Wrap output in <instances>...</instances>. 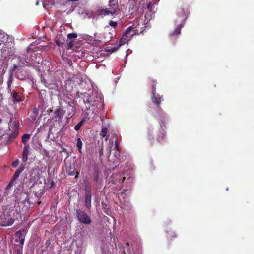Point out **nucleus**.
Returning a JSON list of instances; mask_svg holds the SVG:
<instances>
[{
	"label": "nucleus",
	"instance_id": "obj_24",
	"mask_svg": "<svg viewBox=\"0 0 254 254\" xmlns=\"http://www.w3.org/2000/svg\"><path fill=\"white\" fill-rule=\"evenodd\" d=\"M12 76L11 75L9 78V79L7 81V86H8V89L11 92V84H12Z\"/></svg>",
	"mask_w": 254,
	"mask_h": 254
},
{
	"label": "nucleus",
	"instance_id": "obj_34",
	"mask_svg": "<svg viewBox=\"0 0 254 254\" xmlns=\"http://www.w3.org/2000/svg\"><path fill=\"white\" fill-rule=\"evenodd\" d=\"M115 156L116 157H118V156H120V155H119V151H117L116 150V151L115 152Z\"/></svg>",
	"mask_w": 254,
	"mask_h": 254
},
{
	"label": "nucleus",
	"instance_id": "obj_26",
	"mask_svg": "<svg viewBox=\"0 0 254 254\" xmlns=\"http://www.w3.org/2000/svg\"><path fill=\"white\" fill-rule=\"evenodd\" d=\"M115 148L117 151H119L121 148L120 143L117 139L115 141Z\"/></svg>",
	"mask_w": 254,
	"mask_h": 254
},
{
	"label": "nucleus",
	"instance_id": "obj_8",
	"mask_svg": "<svg viewBox=\"0 0 254 254\" xmlns=\"http://www.w3.org/2000/svg\"><path fill=\"white\" fill-rule=\"evenodd\" d=\"M20 208L18 206L15 205L11 208L8 214L9 217L14 218V219H18V217L20 216Z\"/></svg>",
	"mask_w": 254,
	"mask_h": 254
},
{
	"label": "nucleus",
	"instance_id": "obj_27",
	"mask_svg": "<svg viewBox=\"0 0 254 254\" xmlns=\"http://www.w3.org/2000/svg\"><path fill=\"white\" fill-rule=\"evenodd\" d=\"M164 136V133H160L157 136V140L159 142H161L163 139Z\"/></svg>",
	"mask_w": 254,
	"mask_h": 254
},
{
	"label": "nucleus",
	"instance_id": "obj_3",
	"mask_svg": "<svg viewBox=\"0 0 254 254\" xmlns=\"http://www.w3.org/2000/svg\"><path fill=\"white\" fill-rule=\"evenodd\" d=\"M84 191H85V205L87 208H90L91 206V184L90 182L85 179L84 180Z\"/></svg>",
	"mask_w": 254,
	"mask_h": 254
},
{
	"label": "nucleus",
	"instance_id": "obj_16",
	"mask_svg": "<svg viewBox=\"0 0 254 254\" xmlns=\"http://www.w3.org/2000/svg\"><path fill=\"white\" fill-rule=\"evenodd\" d=\"M15 220V219H14V218H12V217H11L7 220H5L4 221H3L2 223H1V224H0V226H11L14 223Z\"/></svg>",
	"mask_w": 254,
	"mask_h": 254
},
{
	"label": "nucleus",
	"instance_id": "obj_1",
	"mask_svg": "<svg viewBox=\"0 0 254 254\" xmlns=\"http://www.w3.org/2000/svg\"><path fill=\"white\" fill-rule=\"evenodd\" d=\"M102 102V95L96 91H93L88 99L84 101L86 109L83 113L82 119L78 124L82 127L84 122L94 120L97 116L99 108L101 106Z\"/></svg>",
	"mask_w": 254,
	"mask_h": 254
},
{
	"label": "nucleus",
	"instance_id": "obj_22",
	"mask_svg": "<svg viewBox=\"0 0 254 254\" xmlns=\"http://www.w3.org/2000/svg\"><path fill=\"white\" fill-rule=\"evenodd\" d=\"M108 128L107 127H102V130L100 133V135L102 137H105L106 136Z\"/></svg>",
	"mask_w": 254,
	"mask_h": 254
},
{
	"label": "nucleus",
	"instance_id": "obj_30",
	"mask_svg": "<svg viewBox=\"0 0 254 254\" xmlns=\"http://www.w3.org/2000/svg\"><path fill=\"white\" fill-rule=\"evenodd\" d=\"M73 42L72 41H70L68 43V49H71L73 46Z\"/></svg>",
	"mask_w": 254,
	"mask_h": 254
},
{
	"label": "nucleus",
	"instance_id": "obj_29",
	"mask_svg": "<svg viewBox=\"0 0 254 254\" xmlns=\"http://www.w3.org/2000/svg\"><path fill=\"white\" fill-rule=\"evenodd\" d=\"M109 24L112 27H115L117 26V23L115 21H110Z\"/></svg>",
	"mask_w": 254,
	"mask_h": 254
},
{
	"label": "nucleus",
	"instance_id": "obj_28",
	"mask_svg": "<svg viewBox=\"0 0 254 254\" xmlns=\"http://www.w3.org/2000/svg\"><path fill=\"white\" fill-rule=\"evenodd\" d=\"M19 163V160L16 159V160H15L14 162H12V166L13 168H16L18 166Z\"/></svg>",
	"mask_w": 254,
	"mask_h": 254
},
{
	"label": "nucleus",
	"instance_id": "obj_12",
	"mask_svg": "<svg viewBox=\"0 0 254 254\" xmlns=\"http://www.w3.org/2000/svg\"><path fill=\"white\" fill-rule=\"evenodd\" d=\"M133 29V27H132V26H130L129 27H128L125 33L124 34L123 36H124V37H127V38L128 39H131V37L135 34V32H134V31H132Z\"/></svg>",
	"mask_w": 254,
	"mask_h": 254
},
{
	"label": "nucleus",
	"instance_id": "obj_10",
	"mask_svg": "<svg viewBox=\"0 0 254 254\" xmlns=\"http://www.w3.org/2000/svg\"><path fill=\"white\" fill-rule=\"evenodd\" d=\"M26 234V230L22 229L19 230L15 233V236L19 240H16V242H19L20 244L23 245L25 241V235Z\"/></svg>",
	"mask_w": 254,
	"mask_h": 254
},
{
	"label": "nucleus",
	"instance_id": "obj_21",
	"mask_svg": "<svg viewBox=\"0 0 254 254\" xmlns=\"http://www.w3.org/2000/svg\"><path fill=\"white\" fill-rule=\"evenodd\" d=\"M76 146L79 152L82 153V142L80 138H78L77 139Z\"/></svg>",
	"mask_w": 254,
	"mask_h": 254
},
{
	"label": "nucleus",
	"instance_id": "obj_38",
	"mask_svg": "<svg viewBox=\"0 0 254 254\" xmlns=\"http://www.w3.org/2000/svg\"><path fill=\"white\" fill-rule=\"evenodd\" d=\"M43 6H44L45 8H47V7H49V5H48V6H46V3H45L44 2H43Z\"/></svg>",
	"mask_w": 254,
	"mask_h": 254
},
{
	"label": "nucleus",
	"instance_id": "obj_43",
	"mask_svg": "<svg viewBox=\"0 0 254 254\" xmlns=\"http://www.w3.org/2000/svg\"><path fill=\"white\" fill-rule=\"evenodd\" d=\"M5 195H7L8 193H6V192H4Z\"/></svg>",
	"mask_w": 254,
	"mask_h": 254
},
{
	"label": "nucleus",
	"instance_id": "obj_35",
	"mask_svg": "<svg viewBox=\"0 0 254 254\" xmlns=\"http://www.w3.org/2000/svg\"><path fill=\"white\" fill-rule=\"evenodd\" d=\"M18 65H14L13 67V70L15 71V70H16L18 68Z\"/></svg>",
	"mask_w": 254,
	"mask_h": 254
},
{
	"label": "nucleus",
	"instance_id": "obj_13",
	"mask_svg": "<svg viewBox=\"0 0 254 254\" xmlns=\"http://www.w3.org/2000/svg\"><path fill=\"white\" fill-rule=\"evenodd\" d=\"M64 111L62 108H57L54 112V118H57L59 120H62L64 117Z\"/></svg>",
	"mask_w": 254,
	"mask_h": 254
},
{
	"label": "nucleus",
	"instance_id": "obj_37",
	"mask_svg": "<svg viewBox=\"0 0 254 254\" xmlns=\"http://www.w3.org/2000/svg\"><path fill=\"white\" fill-rule=\"evenodd\" d=\"M103 154V149L101 148V149L100 151V156H101Z\"/></svg>",
	"mask_w": 254,
	"mask_h": 254
},
{
	"label": "nucleus",
	"instance_id": "obj_6",
	"mask_svg": "<svg viewBox=\"0 0 254 254\" xmlns=\"http://www.w3.org/2000/svg\"><path fill=\"white\" fill-rule=\"evenodd\" d=\"M77 216L78 221L84 224H89L91 222V219L87 213L84 211L78 209L77 210Z\"/></svg>",
	"mask_w": 254,
	"mask_h": 254
},
{
	"label": "nucleus",
	"instance_id": "obj_7",
	"mask_svg": "<svg viewBox=\"0 0 254 254\" xmlns=\"http://www.w3.org/2000/svg\"><path fill=\"white\" fill-rule=\"evenodd\" d=\"M156 83L154 81L152 82V95L151 99L153 103L158 106L160 105L161 102L163 101V96H160L158 94H156Z\"/></svg>",
	"mask_w": 254,
	"mask_h": 254
},
{
	"label": "nucleus",
	"instance_id": "obj_17",
	"mask_svg": "<svg viewBox=\"0 0 254 254\" xmlns=\"http://www.w3.org/2000/svg\"><path fill=\"white\" fill-rule=\"evenodd\" d=\"M66 173L69 175V176H73L75 174V169L74 168V166L70 165L69 166L66 167Z\"/></svg>",
	"mask_w": 254,
	"mask_h": 254
},
{
	"label": "nucleus",
	"instance_id": "obj_23",
	"mask_svg": "<svg viewBox=\"0 0 254 254\" xmlns=\"http://www.w3.org/2000/svg\"><path fill=\"white\" fill-rule=\"evenodd\" d=\"M15 180H13V179H12V180L10 181V182L8 183V184L7 185L5 190L6 191H8V190H9L10 188L12 187L14 184V182Z\"/></svg>",
	"mask_w": 254,
	"mask_h": 254
},
{
	"label": "nucleus",
	"instance_id": "obj_14",
	"mask_svg": "<svg viewBox=\"0 0 254 254\" xmlns=\"http://www.w3.org/2000/svg\"><path fill=\"white\" fill-rule=\"evenodd\" d=\"M29 153V145H25L24 146L23 150V156L22 160L23 162H25L28 159V155Z\"/></svg>",
	"mask_w": 254,
	"mask_h": 254
},
{
	"label": "nucleus",
	"instance_id": "obj_25",
	"mask_svg": "<svg viewBox=\"0 0 254 254\" xmlns=\"http://www.w3.org/2000/svg\"><path fill=\"white\" fill-rule=\"evenodd\" d=\"M77 34L75 33H69L67 35V38L68 39H75L77 38Z\"/></svg>",
	"mask_w": 254,
	"mask_h": 254
},
{
	"label": "nucleus",
	"instance_id": "obj_42",
	"mask_svg": "<svg viewBox=\"0 0 254 254\" xmlns=\"http://www.w3.org/2000/svg\"><path fill=\"white\" fill-rule=\"evenodd\" d=\"M36 5H39V1H37L36 3Z\"/></svg>",
	"mask_w": 254,
	"mask_h": 254
},
{
	"label": "nucleus",
	"instance_id": "obj_44",
	"mask_svg": "<svg viewBox=\"0 0 254 254\" xmlns=\"http://www.w3.org/2000/svg\"><path fill=\"white\" fill-rule=\"evenodd\" d=\"M160 0H157V1H159Z\"/></svg>",
	"mask_w": 254,
	"mask_h": 254
},
{
	"label": "nucleus",
	"instance_id": "obj_33",
	"mask_svg": "<svg viewBox=\"0 0 254 254\" xmlns=\"http://www.w3.org/2000/svg\"><path fill=\"white\" fill-rule=\"evenodd\" d=\"M14 125L16 127H17L19 126V123L17 121H15L14 122Z\"/></svg>",
	"mask_w": 254,
	"mask_h": 254
},
{
	"label": "nucleus",
	"instance_id": "obj_9",
	"mask_svg": "<svg viewBox=\"0 0 254 254\" xmlns=\"http://www.w3.org/2000/svg\"><path fill=\"white\" fill-rule=\"evenodd\" d=\"M130 39H128L127 37H124V36L123 35L120 40L118 42L117 46L113 47L109 49L108 51L109 52H110L111 53H113L114 52H116L117 50H118V49L122 46L124 45L126 43H127L128 41H129Z\"/></svg>",
	"mask_w": 254,
	"mask_h": 254
},
{
	"label": "nucleus",
	"instance_id": "obj_19",
	"mask_svg": "<svg viewBox=\"0 0 254 254\" xmlns=\"http://www.w3.org/2000/svg\"><path fill=\"white\" fill-rule=\"evenodd\" d=\"M7 38V35L4 32L0 31V45L4 43Z\"/></svg>",
	"mask_w": 254,
	"mask_h": 254
},
{
	"label": "nucleus",
	"instance_id": "obj_18",
	"mask_svg": "<svg viewBox=\"0 0 254 254\" xmlns=\"http://www.w3.org/2000/svg\"><path fill=\"white\" fill-rule=\"evenodd\" d=\"M12 97L14 102L19 103L22 101V99L18 97V93L16 91H14L12 95Z\"/></svg>",
	"mask_w": 254,
	"mask_h": 254
},
{
	"label": "nucleus",
	"instance_id": "obj_41",
	"mask_svg": "<svg viewBox=\"0 0 254 254\" xmlns=\"http://www.w3.org/2000/svg\"><path fill=\"white\" fill-rule=\"evenodd\" d=\"M125 179H126V178L125 177H123V180L122 181V182H123L125 180Z\"/></svg>",
	"mask_w": 254,
	"mask_h": 254
},
{
	"label": "nucleus",
	"instance_id": "obj_36",
	"mask_svg": "<svg viewBox=\"0 0 254 254\" xmlns=\"http://www.w3.org/2000/svg\"><path fill=\"white\" fill-rule=\"evenodd\" d=\"M56 43L57 45H58L59 46H61V43L59 41V40H57L56 41Z\"/></svg>",
	"mask_w": 254,
	"mask_h": 254
},
{
	"label": "nucleus",
	"instance_id": "obj_40",
	"mask_svg": "<svg viewBox=\"0 0 254 254\" xmlns=\"http://www.w3.org/2000/svg\"><path fill=\"white\" fill-rule=\"evenodd\" d=\"M79 174V172H77V175L75 176V178H77L78 177V175Z\"/></svg>",
	"mask_w": 254,
	"mask_h": 254
},
{
	"label": "nucleus",
	"instance_id": "obj_39",
	"mask_svg": "<svg viewBox=\"0 0 254 254\" xmlns=\"http://www.w3.org/2000/svg\"><path fill=\"white\" fill-rule=\"evenodd\" d=\"M132 178H131V177H128V178H127V181H128V182H130V181H132Z\"/></svg>",
	"mask_w": 254,
	"mask_h": 254
},
{
	"label": "nucleus",
	"instance_id": "obj_5",
	"mask_svg": "<svg viewBox=\"0 0 254 254\" xmlns=\"http://www.w3.org/2000/svg\"><path fill=\"white\" fill-rule=\"evenodd\" d=\"M109 8L103 9L100 10V13L102 15H114L116 14L118 7V0H109Z\"/></svg>",
	"mask_w": 254,
	"mask_h": 254
},
{
	"label": "nucleus",
	"instance_id": "obj_11",
	"mask_svg": "<svg viewBox=\"0 0 254 254\" xmlns=\"http://www.w3.org/2000/svg\"><path fill=\"white\" fill-rule=\"evenodd\" d=\"M18 60L19 65L21 66H29L28 62V57L26 55H21L18 57Z\"/></svg>",
	"mask_w": 254,
	"mask_h": 254
},
{
	"label": "nucleus",
	"instance_id": "obj_31",
	"mask_svg": "<svg viewBox=\"0 0 254 254\" xmlns=\"http://www.w3.org/2000/svg\"><path fill=\"white\" fill-rule=\"evenodd\" d=\"M81 127V126H80L79 124H77L74 127V129L76 131H78L80 129Z\"/></svg>",
	"mask_w": 254,
	"mask_h": 254
},
{
	"label": "nucleus",
	"instance_id": "obj_15",
	"mask_svg": "<svg viewBox=\"0 0 254 254\" xmlns=\"http://www.w3.org/2000/svg\"><path fill=\"white\" fill-rule=\"evenodd\" d=\"M24 165L21 164L19 167L16 170L12 179H13V180H16L18 179L19 177L20 174L24 170Z\"/></svg>",
	"mask_w": 254,
	"mask_h": 254
},
{
	"label": "nucleus",
	"instance_id": "obj_20",
	"mask_svg": "<svg viewBox=\"0 0 254 254\" xmlns=\"http://www.w3.org/2000/svg\"><path fill=\"white\" fill-rule=\"evenodd\" d=\"M30 138V135L29 134H25L22 136L21 141L22 143L24 144V145H28L27 142Z\"/></svg>",
	"mask_w": 254,
	"mask_h": 254
},
{
	"label": "nucleus",
	"instance_id": "obj_45",
	"mask_svg": "<svg viewBox=\"0 0 254 254\" xmlns=\"http://www.w3.org/2000/svg\"><path fill=\"white\" fill-rule=\"evenodd\" d=\"M0 224H1V223H0Z\"/></svg>",
	"mask_w": 254,
	"mask_h": 254
},
{
	"label": "nucleus",
	"instance_id": "obj_2",
	"mask_svg": "<svg viewBox=\"0 0 254 254\" xmlns=\"http://www.w3.org/2000/svg\"><path fill=\"white\" fill-rule=\"evenodd\" d=\"M187 19V15L184 9H181L179 13L177 18L175 20V23L177 27L174 31L170 34V36L172 37L178 35L181 33V29L185 24V21Z\"/></svg>",
	"mask_w": 254,
	"mask_h": 254
},
{
	"label": "nucleus",
	"instance_id": "obj_32",
	"mask_svg": "<svg viewBox=\"0 0 254 254\" xmlns=\"http://www.w3.org/2000/svg\"><path fill=\"white\" fill-rule=\"evenodd\" d=\"M94 180H95V182H98V181H99V176H98V173H96V174L95 175V176H94Z\"/></svg>",
	"mask_w": 254,
	"mask_h": 254
},
{
	"label": "nucleus",
	"instance_id": "obj_4",
	"mask_svg": "<svg viewBox=\"0 0 254 254\" xmlns=\"http://www.w3.org/2000/svg\"><path fill=\"white\" fill-rule=\"evenodd\" d=\"M156 2L149 1L147 3V5L144 8L142 14L144 15L145 20L147 21H150L153 17L154 13V8Z\"/></svg>",
	"mask_w": 254,
	"mask_h": 254
}]
</instances>
